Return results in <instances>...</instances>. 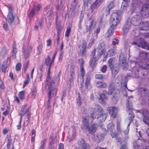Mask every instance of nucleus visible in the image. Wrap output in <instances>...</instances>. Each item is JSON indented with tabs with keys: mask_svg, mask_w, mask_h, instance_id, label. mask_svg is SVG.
<instances>
[{
	"mask_svg": "<svg viewBox=\"0 0 149 149\" xmlns=\"http://www.w3.org/2000/svg\"><path fill=\"white\" fill-rule=\"evenodd\" d=\"M122 12L121 10H118L116 12L113 13L111 14L109 20L110 27L105 34V38H107L111 36L114 32V27L119 23L120 16Z\"/></svg>",
	"mask_w": 149,
	"mask_h": 149,
	"instance_id": "obj_1",
	"label": "nucleus"
},
{
	"mask_svg": "<svg viewBox=\"0 0 149 149\" xmlns=\"http://www.w3.org/2000/svg\"><path fill=\"white\" fill-rule=\"evenodd\" d=\"M82 117V129L84 131H88L90 134H93L96 132L97 126L95 124H92L91 127L90 126V124L87 119L86 114H85Z\"/></svg>",
	"mask_w": 149,
	"mask_h": 149,
	"instance_id": "obj_2",
	"label": "nucleus"
},
{
	"mask_svg": "<svg viewBox=\"0 0 149 149\" xmlns=\"http://www.w3.org/2000/svg\"><path fill=\"white\" fill-rule=\"evenodd\" d=\"M91 78L89 73L86 74L85 76V86H84L83 84L84 81V78L83 80H80L81 82L80 85L79 89L81 92L83 94H85V92L88 91V88L91 84Z\"/></svg>",
	"mask_w": 149,
	"mask_h": 149,
	"instance_id": "obj_3",
	"label": "nucleus"
},
{
	"mask_svg": "<svg viewBox=\"0 0 149 149\" xmlns=\"http://www.w3.org/2000/svg\"><path fill=\"white\" fill-rule=\"evenodd\" d=\"M102 3L99 1V0H95L90 6L91 9L88 10L87 13V19L88 20L91 19L92 17L95 13L94 10L97 8Z\"/></svg>",
	"mask_w": 149,
	"mask_h": 149,
	"instance_id": "obj_4",
	"label": "nucleus"
},
{
	"mask_svg": "<svg viewBox=\"0 0 149 149\" xmlns=\"http://www.w3.org/2000/svg\"><path fill=\"white\" fill-rule=\"evenodd\" d=\"M6 7L8 8V12L6 20L10 25H11L14 21L15 17V15L13 13L14 9L10 4H8L6 6Z\"/></svg>",
	"mask_w": 149,
	"mask_h": 149,
	"instance_id": "obj_5",
	"label": "nucleus"
},
{
	"mask_svg": "<svg viewBox=\"0 0 149 149\" xmlns=\"http://www.w3.org/2000/svg\"><path fill=\"white\" fill-rule=\"evenodd\" d=\"M136 112L141 114L143 116V122L149 125V111L147 109L143 108L140 110H136Z\"/></svg>",
	"mask_w": 149,
	"mask_h": 149,
	"instance_id": "obj_6",
	"label": "nucleus"
},
{
	"mask_svg": "<svg viewBox=\"0 0 149 149\" xmlns=\"http://www.w3.org/2000/svg\"><path fill=\"white\" fill-rule=\"evenodd\" d=\"M96 49H94L92 51L90 56L91 57L90 60L89 61V64L92 67H94L96 64V62L99 59H100L102 56H98L97 55H97L95 56Z\"/></svg>",
	"mask_w": 149,
	"mask_h": 149,
	"instance_id": "obj_7",
	"label": "nucleus"
},
{
	"mask_svg": "<svg viewBox=\"0 0 149 149\" xmlns=\"http://www.w3.org/2000/svg\"><path fill=\"white\" fill-rule=\"evenodd\" d=\"M102 130L103 132L96 134L94 135L93 137L94 141L97 143L102 141L104 139V136L107 134V130L105 128H102Z\"/></svg>",
	"mask_w": 149,
	"mask_h": 149,
	"instance_id": "obj_8",
	"label": "nucleus"
},
{
	"mask_svg": "<svg viewBox=\"0 0 149 149\" xmlns=\"http://www.w3.org/2000/svg\"><path fill=\"white\" fill-rule=\"evenodd\" d=\"M141 16L139 15H136L131 18L130 23L134 26H137L141 24Z\"/></svg>",
	"mask_w": 149,
	"mask_h": 149,
	"instance_id": "obj_9",
	"label": "nucleus"
},
{
	"mask_svg": "<svg viewBox=\"0 0 149 149\" xmlns=\"http://www.w3.org/2000/svg\"><path fill=\"white\" fill-rule=\"evenodd\" d=\"M40 8L41 6L40 4H38L36 6H34L28 15V16L29 18L32 19L34 15L38 14Z\"/></svg>",
	"mask_w": 149,
	"mask_h": 149,
	"instance_id": "obj_10",
	"label": "nucleus"
},
{
	"mask_svg": "<svg viewBox=\"0 0 149 149\" xmlns=\"http://www.w3.org/2000/svg\"><path fill=\"white\" fill-rule=\"evenodd\" d=\"M98 56H102L103 54H105L106 51L105 44L104 42L100 43L97 46L96 48Z\"/></svg>",
	"mask_w": 149,
	"mask_h": 149,
	"instance_id": "obj_11",
	"label": "nucleus"
},
{
	"mask_svg": "<svg viewBox=\"0 0 149 149\" xmlns=\"http://www.w3.org/2000/svg\"><path fill=\"white\" fill-rule=\"evenodd\" d=\"M95 25L96 22L94 19H92L89 26L88 25H85V29L84 31L83 34H86L88 32L90 34L93 31L94 25Z\"/></svg>",
	"mask_w": 149,
	"mask_h": 149,
	"instance_id": "obj_12",
	"label": "nucleus"
},
{
	"mask_svg": "<svg viewBox=\"0 0 149 149\" xmlns=\"http://www.w3.org/2000/svg\"><path fill=\"white\" fill-rule=\"evenodd\" d=\"M47 82V83L46 84L45 87V88H47V86L48 87V88L49 89L48 96V98L51 99L52 98V93L53 95H55L57 90L56 88L54 87L53 86H50V85H49V84H48V83L49 82Z\"/></svg>",
	"mask_w": 149,
	"mask_h": 149,
	"instance_id": "obj_13",
	"label": "nucleus"
},
{
	"mask_svg": "<svg viewBox=\"0 0 149 149\" xmlns=\"http://www.w3.org/2000/svg\"><path fill=\"white\" fill-rule=\"evenodd\" d=\"M53 10L50 6H47L44 9V14L48 17L49 19H51L53 16Z\"/></svg>",
	"mask_w": 149,
	"mask_h": 149,
	"instance_id": "obj_14",
	"label": "nucleus"
},
{
	"mask_svg": "<svg viewBox=\"0 0 149 149\" xmlns=\"http://www.w3.org/2000/svg\"><path fill=\"white\" fill-rule=\"evenodd\" d=\"M61 72L60 71L56 76L53 77L50 81V84L51 86H57L59 84L60 77L61 75Z\"/></svg>",
	"mask_w": 149,
	"mask_h": 149,
	"instance_id": "obj_15",
	"label": "nucleus"
},
{
	"mask_svg": "<svg viewBox=\"0 0 149 149\" xmlns=\"http://www.w3.org/2000/svg\"><path fill=\"white\" fill-rule=\"evenodd\" d=\"M138 93L142 97H147L149 94V90L146 88L141 87L138 88Z\"/></svg>",
	"mask_w": 149,
	"mask_h": 149,
	"instance_id": "obj_16",
	"label": "nucleus"
},
{
	"mask_svg": "<svg viewBox=\"0 0 149 149\" xmlns=\"http://www.w3.org/2000/svg\"><path fill=\"white\" fill-rule=\"evenodd\" d=\"M141 13L144 17H148L149 16V5L145 4L141 8Z\"/></svg>",
	"mask_w": 149,
	"mask_h": 149,
	"instance_id": "obj_17",
	"label": "nucleus"
},
{
	"mask_svg": "<svg viewBox=\"0 0 149 149\" xmlns=\"http://www.w3.org/2000/svg\"><path fill=\"white\" fill-rule=\"evenodd\" d=\"M107 110L111 117L115 118L117 116V108L115 107H108Z\"/></svg>",
	"mask_w": 149,
	"mask_h": 149,
	"instance_id": "obj_18",
	"label": "nucleus"
},
{
	"mask_svg": "<svg viewBox=\"0 0 149 149\" xmlns=\"http://www.w3.org/2000/svg\"><path fill=\"white\" fill-rule=\"evenodd\" d=\"M56 142V138L54 137L53 135L50 136L48 144V149H55L54 144Z\"/></svg>",
	"mask_w": 149,
	"mask_h": 149,
	"instance_id": "obj_19",
	"label": "nucleus"
},
{
	"mask_svg": "<svg viewBox=\"0 0 149 149\" xmlns=\"http://www.w3.org/2000/svg\"><path fill=\"white\" fill-rule=\"evenodd\" d=\"M148 45H149V43L146 42L145 41L143 38H139L138 41V47H141L142 48L148 50V48H149Z\"/></svg>",
	"mask_w": 149,
	"mask_h": 149,
	"instance_id": "obj_20",
	"label": "nucleus"
},
{
	"mask_svg": "<svg viewBox=\"0 0 149 149\" xmlns=\"http://www.w3.org/2000/svg\"><path fill=\"white\" fill-rule=\"evenodd\" d=\"M77 144L81 146V149H88L90 147V146L85 142L83 138H81L79 139L77 142Z\"/></svg>",
	"mask_w": 149,
	"mask_h": 149,
	"instance_id": "obj_21",
	"label": "nucleus"
},
{
	"mask_svg": "<svg viewBox=\"0 0 149 149\" xmlns=\"http://www.w3.org/2000/svg\"><path fill=\"white\" fill-rule=\"evenodd\" d=\"M107 116V114L105 113L97 115L96 118L100 125H101V123L105 121Z\"/></svg>",
	"mask_w": 149,
	"mask_h": 149,
	"instance_id": "obj_22",
	"label": "nucleus"
},
{
	"mask_svg": "<svg viewBox=\"0 0 149 149\" xmlns=\"http://www.w3.org/2000/svg\"><path fill=\"white\" fill-rule=\"evenodd\" d=\"M32 47L31 45L28 46L25 52V47L23 46L22 47V52L24 55H25V58L26 59H27L29 57V55L32 51Z\"/></svg>",
	"mask_w": 149,
	"mask_h": 149,
	"instance_id": "obj_23",
	"label": "nucleus"
},
{
	"mask_svg": "<svg viewBox=\"0 0 149 149\" xmlns=\"http://www.w3.org/2000/svg\"><path fill=\"white\" fill-rule=\"evenodd\" d=\"M130 26V23L128 22H126L123 27V33L124 34H126L128 32Z\"/></svg>",
	"mask_w": 149,
	"mask_h": 149,
	"instance_id": "obj_24",
	"label": "nucleus"
},
{
	"mask_svg": "<svg viewBox=\"0 0 149 149\" xmlns=\"http://www.w3.org/2000/svg\"><path fill=\"white\" fill-rule=\"evenodd\" d=\"M140 29L145 31L149 30V22L148 21L143 22Z\"/></svg>",
	"mask_w": 149,
	"mask_h": 149,
	"instance_id": "obj_25",
	"label": "nucleus"
},
{
	"mask_svg": "<svg viewBox=\"0 0 149 149\" xmlns=\"http://www.w3.org/2000/svg\"><path fill=\"white\" fill-rule=\"evenodd\" d=\"M80 72L81 73V76H78L77 78V81L78 82L79 81V80H83L85 74V70L84 67L80 68Z\"/></svg>",
	"mask_w": 149,
	"mask_h": 149,
	"instance_id": "obj_26",
	"label": "nucleus"
},
{
	"mask_svg": "<svg viewBox=\"0 0 149 149\" xmlns=\"http://www.w3.org/2000/svg\"><path fill=\"white\" fill-rule=\"evenodd\" d=\"M95 109L97 115L104 113L103 109L98 104H96L95 106Z\"/></svg>",
	"mask_w": 149,
	"mask_h": 149,
	"instance_id": "obj_27",
	"label": "nucleus"
},
{
	"mask_svg": "<svg viewBox=\"0 0 149 149\" xmlns=\"http://www.w3.org/2000/svg\"><path fill=\"white\" fill-rule=\"evenodd\" d=\"M95 86L97 88H104L107 87V84L104 82L102 81H96Z\"/></svg>",
	"mask_w": 149,
	"mask_h": 149,
	"instance_id": "obj_28",
	"label": "nucleus"
},
{
	"mask_svg": "<svg viewBox=\"0 0 149 149\" xmlns=\"http://www.w3.org/2000/svg\"><path fill=\"white\" fill-rule=\"evenodd\" d=\"M55 26L57 31V35L59 36L61 32L63 27L61 26V23L60 22H58V23H55Z\"/></svg>",
	"mask_w": 149,
	"mask_h": 149,
	"instance_id": "obj_29",
	"label": "nucleus"
},
{
	"mask_svg": "<svg viewBox=\"0 0 149 149\" xmlns=\"http://www.w3.org/2000/svg\"><path fill=\"white\" fill-rule=\"evenodd\" d=\"M130 0H123V2L122 3L121 9L122 8V6H123V8L122 9L121 12H123L124 10H126L127 7L128 5L129 2Z\"/></svg>",
	"mask_w": 149,
	"mask_h": 149,
	"instance_id": "obj_30",
	"label": "nucleus"
},
{
	"mask_svg": "<svg viewBox=\"0 0 149 149\" xmlns=\"http://www.w3.org/2000/svg\"><path fill=\"white\" fill-rule=\"evenodd\" d=\"M142 68L145 70L144 71L142 72L141 74L142 76H146L148 74V72L146 70L149 69V64H146L144 66H143Z\"/></svg>",
	"mask_w": 149,
	"mask_h": 149,
	"instance_id": "obj_31",
	"label": "nucleus"
},
{
	"mask_svg": "<svg viewBox=\"0 0 149 149\" xmlns=\"http://www.w3.org/2000/svg\"><path fill=\"white\" fill-rule=\"evenodd\" d=\"M139 56L142 58L146 59L149 61V54H148L146 52H142L139 54Z\"/></svg>",
	"mask_w": 149,
	"mask_h": 149,
	"instance_id": "obj_32",
	"label": "nucleus"
},
{
	"mask_svg": "<svg viewBox=\"0 0 149 149\" xmlns=\"http://www.w3.org/2000/svg\"><path fill=\"white\" fill-rule=\"evenodd\" d=\"M52 64H51V63H50V64H49V65H48L49 68L47 71V77L46 78V82H48L50 81V80L51 79V77L50 76V74Z\"/></svg>",
	"mask_w": 149,
	"mask_h": 149,
	"instance_id": "obj_33",
	"label": "nucleus"
},
{
	"mask_svg": "<svg viewBox=\"0 0 149 149\" xmlns=\"http://www.w3.org/2000/svg\"><path fill=\"white\" fill-rule=\"evenodd\" d=\"M114 84L113 83H111L109 87V89L107 93L108 95H111L112 93L114 90Z\"/></svg>",
	"mask_w": 149,
	"mask_h": 149,
	"instance_id": "obj_34",
	"label": "nucleus"
},
{
	"mask_svg": "<svg viewBox=\"0 0 149 149\" xmlns=\"http://www.w3.org/2000/svg\"><path fill=\"white\" fill-rule=\"evenodd\" d=\"M126 106L127 111H129L133 110V106L131 101L127 100L126 101Z\"/></svg>",
	"mask_w": 149,
	"mask_h": 149,
	"instance_id": "obj_35",
	"label": "nucleus"
},
{
	"mask_svg": "<svg viewBox=\"0 0 149 149\" xmlns=\"http://www.w3.org/2000/svg\"><path fill=\"white\" fill-rule=\"evenodd\" d=\"M110 69L111 70L112 76L115 77L118 72V68L117 67L114 66Z\"/></svg>",
	"mask_w": 149,
	"mask_h": 149,
	"instance_id": "obj_36",
	"label": "nucleus"
},
{
	"mask_svg": "<svg viewBox=\"0 0 149 149\" xmlns=\"http://www.w3.org/2000/svg\"><path fill=\"white\" fill-rule=\"evenodd\" d=\"M133 72L134 74V77L136 78H138L141 76L139 75V72L140 71L139 68L137 67H134L133 69Z\"/></svg>",
	"mask_w": 149,
	"mask_h": 149,
	"instance_id": "obj_37",
	"label": "nucleus"
},
{
	"mask_svg": "<svg viewBox=\"0 0 149 149\" xmlns=\"http://www.w3.org/2000/svg\"><path fill=\"white\" fill-rule=\"evenodd\" d=\"M79 50V54L81 56L85 57L86 56L87 53L86 48H81Z\"/></svg>",
	"mask_w": 149,
	"mask_h": 149,
	"instance_id": "obj_38",
	"label": "nucleus"
},
{
	"mask_svg": "<svg viewBox=\"0 0 149 149\" xmlns=\"http://www.w3.org/2000/svg\"><path fill=\"white\" fill-rule=\"evenodd\" d=\"M113 60L114 58H110L107 61L108 66L110 68H111L114 66Z\"/></svg>",
	"mask_w": 149,
	"mask_h": 149,
	"instance_id": "obj_39",
	"label": "nucleus"
},
{
	"mask_svg": "<svg viewBox=\"0 0 149 149\" xmlns=\"http://www.w3.org/2000/svg\"><path fill=\"white\" fill-rule=\"evenodd\" d=\"M8 62L7 61H4L3 62L2 66V71L4 73H6L8 67Z\"/></svg>",
	"mask_w": 149,
	"mask_h": 149,
	"instance_id": "obj_40",
	"label": "nucleus"
},
{
	"mask_svg": "<svg viewBox=\"0 0 149 149\" xmlns=\"http://www.w3.org/2000/svg\"><path fill=\"white\" fill-rule=\"evenodd\" d=\"M116 53V52L115 49H111L108 51L107 54L105 56H107V55H108L109 56H113Z\"/></svg>",
	"mask_w": 149,
	"mask_h": 149,
	"instance_id": "obj_41",
	"label": "nucleus"
},
{
	"mask_svg": "<svg viewBox=\"0 0 149 149\" xmlns=\"http://www.w3.org/2000/svg\"><path fill=\"white\" fill-rule=\"evenodd\" d=\"M105 97L106 96L104 94L102 93L100 95L98 100L101 104H103L104 103V99Z\"/></svg>",
	"mask_w": 149,
	"mask_h": 149,
	"instance_id": "obj_42",
	"label": "nucleus"
},
{
	"mask_svg": "<svg viewBox=\"0 0 149 149\" xmlns=\"http://www.w3.org/2000/svg\"><path fill=\"white\" fill-rule=\"evenodd\" d=\"M137 4L136 3H132L130 9V13L131 14L133 13L135 10Z\"/></svg>",
	"mask_w": 149,
	"mask_h": 149,
	"instance_id": "obj_43",
	"label": "nucleus"
},
{
	"mask_svg": "<svg viewBox=\"0 0 149 149\" xmlns=\"http://www.w3.org/2000/svg\"><path fill=\"white\" fill-rule=\"evenodd\" d=\"M107 129L108 132H111L113 131L114 129V125L113 123H109L107 126Z\"/></svg>",
	"mask_w": 149,
	"mask_h": 149,
	"instance_id": "obj_44",
	"label": "nucleus"
},
{
	"mask_svg": "<svg viewBox=\"0 0 149 149\" xmlns=\"http://www.w3.org/2000/svg\"><path fill=\"white\" fill-rule=\"evenodd\" d=\"M71 28L70 26H68L65 33V36L68 38L71 31Z\"/></svg>",
	"mask_w": 149,
	"mask_h": 149,
	"instance_id": "obj_45",
	"label": "nucleus"
},
{
	"mask_svg": "<svg viewBox=\"0 0 149 149\" xmlns=\"http://www.w3.org/2000/svg\"><path fill=\"white\" fill-rule=\"evenodd\" d=\"M95 78L99 79H102L104 80L106 79L105 75H103L101 74H96L95 75Z\"/></svg>",
	"mask_w": 149,
	"mask_h": 149,
	"instance_id": "obj_46",
	"label": "nucleus"
},
{
	"mask_svg": "<svg viewBox=\"0 0 149 149\" xmlns=\"http://www.w3.org/2000/svg\"><path fill=\"white\" fill-rule=\"evenodd\" d=\"M19 98L22 100L25 97V91H21L18 93Z\"/></svg>",
	"mask_w": 149,
	"mask_h": 149,
	"instance_id": "obj_47",
	"label": "nucleus"
},
{
	"mask_svg": "<svg viewBox=\"0 0 149 149\" xmlns=\"http://www.w3.org/2000/svg\"><path fill=\"white\" fill-rule=\"evenodd\" d=\"M42 47L43 46L42 44H40L38 46L37 48V51L36 53L37 55H39L41 54Z\"/></svg>",
	"mask_w": 149,
	"mask_h": 149,
	"instance_id": "obj_48",
	"label": "nucleus"
},
{
	"mask_svg": "<svg viewBox=\"0 0 149 149\" xmlns=\"http://www.w3.org/2000/svg\"><path fill=\"white\" fill-rule=\"evenodd\" d=\"M44 24V18L43 17H42V18L41 19L39 20L38 23V25L41 30H43V29Z\"/></svg>",
	"mask_w": 149,
	"mask_h": 149,
	"instance_id": "obj_49",
	"label": "nucleus"
},
{
	"mask_svg": "<svg viewBox=\"0 0 149 149\" xmlns=\"http://www.w3.org/2000/svg\"><path fill=\"white\" fill-rule=\"evenodd\" d=\"M50 59L51 58L48 55H47V57L45 58V63L47 66H48L49 64H50Z\"/></svg>",
	"mask_w": 149,
	"mask_h": 149,
	"instance_id": "obj_50",
	"label": "nucleus"
},
{
	"mask_svg": "<svg viewBox=\"0 0 149 149\" xmlns=\"http://www.w3.org/2000/svg\"><path fill=\"white\" fill-rule=\"evenodd\" d=\"M133 146L134 149H141L140 144L138 143L136 141L133 142Z\"/></svg>",
	"mask_w": 149,
	"mask_h": 149,
	"instance_id": "obj_51",
	"label": "nucleus"
},
{
	"mask_svg": "<svg viewBox=\"0 0 149 149\" xmlns=\"http://www.w3.org/2000/svg\"><path fill=\"white\" fill-rule=\"evenodd\" d=\"M30 109L29 108H27L26 109H22L21 108V113L20 114H22V115H24L25 113H27V112H29L30 111Z\"/></svg>",
	"mask_w": 149,
	"mask_h": 149,
	"instance_id": "obj_52",
	"label": "nucleus"
},
{
	"mask_svg": "<svg viewBox=\"0 0 149 149\" xmlns=\"http://www.w3.org/2000/svg\"><path fill=\"white\" fill-rule=\"evenodd\" d=\"M72 4L75 7L79 8L80 6V5L77 0H73Z\"/></svg>",
	"mask_w": 149,
	"mask_h": 149,
	"instance_id": "obj_53",
	"label": "nucleus"
},
{
	"mask_svg": "<svg viewBox=\"0 0 149 149\" xmlns=\"http://www.w3.org/2000/svg\"><path fill=\"white\" fill-rule=\"evenodd\" d=\"M77 102L79 106H80L81 104V98L80 96V94L79 93H78V97L77 98Z\"/></svg>",
	"mask_w": 149,
	"mask_h": 149,
	"instance_id": "obj_54",
	"label": "nucleus"
},
{
	"mask_svg": "<svg viewBox=\"0 0 149 149\" xmlns=\"http://www.w3.org/2000/svg\"><path fill=\"white\" fill-rule=\"evenodd\" d=\"M32 96H33L34 98L36 96L37 94L36 88V86L33 88V90L31 93Z\"/></svg>",
	"mask_w": 149,
	"mask_h": 149,
	"instance_id": "obj_55",
	"label": "nucleus"
},
{
	"mask_svg": "<svg viewBox=\"0 0 149 149\" xmlns=\"http://www.w3.org/2000/svg\"><path fill=\"white\" fill-rule=\"evenodd\" d=\"M84 11L82 10L81 11V13L79 16V21H82L84 18Z\"/></svg>",
	"mask_w": 149,
	"mask_h": 149,
	"instance_id": "obj_56",
	"label": "nucleus"
},
{
	"mask_svg": "<svg viewBox=\"0 0 149 149\" xmlns=\"http://www.w3.org/2000/svg\"><path fill=\"white\" fill-rule=\"evenodd\" d=\"M87 42L85 40L83 39L82 40L81 48H86Z\"/></svg>",
	"mask_w": 149,
	"mask_h": 149,
	"instance_id": "obj_57",
	"label": "nucleus"
},
{
	"mask_svg": "<svg viewBox=\"0 0 149 149\" xmlns=\"http://www.w3.org/2000/svg\"><path fill=\"white\" fill-rule=\"evenodd\" d=\"M100 28L99 27L97 28L94 31V32L95 33V38L97 39V35L100 33Z\"/></svg>",
	"mask_w": 149,
	"mask_h": 149,
	"instance_id": "obj_58",
	"label": "nucleus"
},
{
	"mask_svg": "<svg viewBox=\"0 0 149 149\" xmlns=\"http://www.w3.org/2000/svg\"><path fill=\"white\" fill-rule=\"evenodd\" d=\"M131 122H129V123L127 125V129L126 130H125L123 131V132H124L125 134H127L129 133V127L130 126V124Z\"/></svg>",
	"mask_w": 149,
	"mask_h": 149,
	"instance_id": "obj_59",
	"label": "nucleus"
},
{
	"mask_svg": "<svg viewBox=\"0 0 149 149\" xmlns=\"http://www.w3.org/2000/svg\"><path fill=\"white\" fill-rule=\"evenodd\" d=\"M21 64L20 63H17L15 67V69L17 71H19L21 70Z\"/></svg>",
	"mask_w": 149,
	"mask_h": 149,
	"instance_id": "obj_60",
	"label": "nucleus"
},
{
	"mask_svg": "<svg viewBox=\"0 0 149 149\" xmlns=\"http://www.w3.org/2000/svg\"><path fill=\"white\" fill-rule=\"evenodd\" d=\"M57 54V52L55 51L53 55L51 61L50 62V63H51V64H53L54 63V60L55 59V57L56 56V55Z\"/></svg>",
	"mask_w": 149,
	"mask_h": 149,
	"instance_id": "obj_61",
	"label": "nucleus"
},
{
	"mask_svg": "<svg viewBox=\"0 0 149 149\" xmlns=\"http://www.w3.org/2000/svg\"><path fill=\"white\" fill-rule=\"evenodd\" d=\"M46 139L44 138L43 140L40 141L41 146L40 147L45 148V144L46 142Z\"/></svg>",
	"mask_w": 149,
	"mask_h": 149,
	"instance_id": "obj_62",
	"label": "nucleus"
},
{
	"mask_svg": "<svg viewBox=\"0 0 149 149\" xmlns=\"http://www.w3.org/2000/svg\"><path fill=\"white\" fill-rule=\"evenodd\" d=\"M114 4L113 1H112L110 3L109 5L108 6L107 8L111 10L114 7Z\"/></svg>",
	"mask_w": 149,
	"mask_h": 149,
	"instance_id": "obj_63",
	"label": "nucleus"
},
{
	"mask_svg": "<svg viewBox=\"0 0 149 149\" xmlns=\"http://www.w3.org/2000/svg\"><path fill=\"white\" fill-rule=\"evenodd\" d=\"M119 43V40L117 38H115L114 39V40L112 42V44L114 45H115L116 44H118Z\"/></svg>",
	"mask_w": 149,
	"mask_h": 149,
	"instance_id": "obj_64",
	"label": "nucleus"
}]
</instances>
